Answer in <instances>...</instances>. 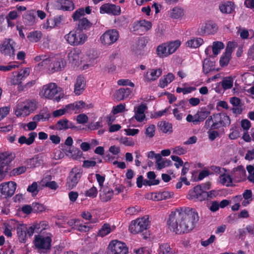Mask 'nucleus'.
Segmentation results:
<instances>
[{"mask_svg":"<svg viewBox=\"0 0 254 254\" xmlns=\"http://www.w3.org/2000/svg\"><path fill=\"white\" fill-rule=\"evenodd\" d=\"M61 90L56 83H50L43 86L40 94L45 98L58 102L64 97Z\"/></svg>","mask_w":254,"mask_h":254,"instance_id":"3","label":"nucleus"},{"mask_svg":"<svg viewBox=\"0 0 254 254\" xmlns=\"http://www.w3.org/2000/svg\"><path fill=\"white\" fill-rule=\"evenodd\" d=\"M37 133L32 132L29 134V137L28 138L24 136H20L18 139V142L21 144L25 143L27 145H30L34 142Z\"/></svg>","mask_w":254,"mask_h":254,"instance_id":"38","label":"nucleus"},{"mask_svg":"<svg viewBox=\"0 0 254 254\" xmlns=\"http://www.w3.org/2000/svg\"><path fill=\"white\" fill-rule=\"evenodd\" d=\"M108 248L111 253L116 254H127L128 253V248L125 243L116 240L110 243Z\"/></svg>","mask_w":254,"mask_h":254,"instance_id":"13","label":"nucleus"},{"mask_svg":"<svg viewBox=\"0 0 254 254\" xmlns=\"http://www.w3.org/2000/svg\"><path fill=\"white\" fill-rule=\"evenodd\" d=\"M51 236L43 237L41 235L36 236L35 238V246L39 249H49L51 247Z\"/></svg>","mask_w":254,"mask_h":254,"instance_id":"18","label":"nucleus"},{"mask_svg":"<svg viewBox=\"0 0 254 254\" xmlns=\"http://www.w3.org/2000/svg\"><path fill=\"white\" fill-rule=\"evenodd\" d=\"M119 34L116 29H110L105 32L100 37L101 43L104 46H109L118 40Z\"/></svg>","mask_w":254,"mask_h":254,"instance_id":"9","label":"nucleus"},{"mask_svg":"<svg viewBox=\"0 0 254 254\" xmlns=\"http://www.w3.org/2000/svg\"><path fill=\"white\" fill-rule=\"evenodd\" d=\"M27 190L31 193L32 196L36 195L39 191L37 183L36 182H33L31 185L28 186Z\"/></svg>","mask_w":254,"mask_h":254,"instance_id":"51","label":"nucleus"},{"mask_svg":"<svg viewBox=\"0 0 254 254\" xmlns=\"http://www.w3.org/2000/svg\"><path fill=\"white\" fill-rule=\"evenodd\" d=\"M114 190L108 186L102 187L99 190V197L101 201L106 202L113 198Z\"/></svg>","mask_w":254,"mask_h":254,"instance_id":"20","label":"nucleus"},{"mask_svg":"<svg viewBox=\"0 0 254 254\" xmlns=\"http://www.w3.org/2000/svg\"><path fill=\"white\" fill-rule=\"evenodd\" d=\"M219 183L223 186L230 187L232 185V178L228 173L224 172L219 177Z\"/></svg>","mask_w":254,"mask_h":254,"instance_id":"31","label":"nucleus"},{"mask_svg":"<svg viewBox=\"0 0 254 254\" xmlns=\"http://www.w3.org/2000/svg\"><path fill=\"white\" fill-rule=\"evenodd\" d=\"M88 121V117L84 114H80L76 117V122L79 124H84Z\"/></svg>","mask_w":254,"mask_h":254,"instance_id":"59","label":"nucleus"},{"mask_svg":"<svg viewBox=\"0 0 254 254\" xmlns=\"http://www.w3.org/2000/svg\"><path fill=\"white\" fill-rule=\"evenodd\" d=\"M195 89V87H177L176 92L178 93H183L184 94H187L192 92Z\"/></svg>","mask_w":254,"mask_h":254,"instance_id":"56","label":"nucleus"},{"mask_svg":"<svg viewBox=\"0 0 254 254\" xmlns=\"http://www.w3.org/2000/svg\"><path fill=\"white\" fill-rule=\"evenodd\" d=\"M78 27L80 30L87 29L91 27V23L86 18H81L78 21Z\"/></svg>","mask_w":254,"mask_h":254,"instance_id":"49","label":"nucleus"},{"mask_svg":"<svg viewBox=\"0 0 254 254\" xmlns=\"http://www.w3.org/2000/svg\"><path fill=\"white\" fill-rule=\"evenodd\" d=\"M209 114V112L207 111L201 110L198 111L196 113L198 123L203 121Z\"/></svg>","mask_w":254,"mask_h":254,"instance_id":"53","label":"nucleus"},{"mask_svg":"<svg viewBox=\"0 0 254 254\" xmlns=\"http://www.w3.org/2000/svg\"><path fill=\"white\" fill-rule=\"evenodd\" d=\"M155 126L154 125H150L146 129L145 133L149 137H152L155 134Z\"/></svg>","mask_w":254,"mask_h":254,"instance_id":"62","label":"nucleus"},{"mask_svg":"<svg viewBox=\"0 0 254 254\" xmlns=\"http://www.w3.org/2000/svg\"><path fill=\"white\" fill-rule=\"evenodd\" d=\"M37 227L38 225H36V224H33V225L30 226L29 228L27 227L26 234L29 237L32 236L35 232L39 233V231L38 229H37Z\"/></svg>","mask_w":254,"mask_h":254,"instance_id":"60","label":"nucleus"},{"mask_svg":"<svg viewBox=\"0 0 254 254\" xmlns=\"http://www.w3.org/2000/svg\"><path fill=\"white\" fill-rule=\"evenodd\" d=\"M213 63L209 60H205L203 64V70L205 74L209 73L211 70L214 69Z\"/></svg>","mask_w":254,"mask_h":254,"instance_id":"48","label":"nucleus"},{"mask_svg":"<svg viewBox=\"0 0 254 254\" xmlns=\"http://www.w3.org/2000/svg\"><path fill=\"white\" fill-rule=\"evenodd\" d=\"M82 176V171L77 167L73 168L66 179V186L69 190L75 187Z\"/></svg>","mask_w":254,"mask_h":254,"instance_id":"11","label":"nucleus"},{"mask_svg":"<svg viewBox=\"0 0 254 254\" xmlns=\"http://www.w3.org/2000/svg\"><path fill=\"white\" fill-rule=\"evenodd\" d=\"M84 14V9L83 8H79L76 10L73 15L72 17L74 21L80 20V18Z\"/></svg>","mask_w":254,"mask_h":254,"instance_id":"58","label":"nucleus"},{"mask_svg":"<svg viewBox=\"0 0 254 254\" xmlns=\"http://www.w3.org/2000/svg\"><path fill=\"white\" fill-rule=\"evenodd\" d=\"M57 3L59 9L63 10H72L73 9V3L70 0H58Z\"/></svg>","mask_w":254,"mask_h":254,"instance_id":"30","label":"nucleus"},{"mask_svg":"<svg viewBox=\"0 0 254 254\" xmlns=\"http://www.w3.org/2000/svg\"><path fill=\"white\" fill-rule=\"evenodd\" d=\"M73 127V125L67 119L60 120L57 124V128L60 130L70 128Z\"/></svg>","mask_w":254,"mask_h":254,"instance_id":"39","label":"nucleus"},{"mask_svg":"<svg viewBox=\"0 0 254 254\" xmlns=\"http://www.w3.org/2000/svg\"><path fill=\"white\" fill-rule=\"evenodd\" d=\"M27 170V168L25 166H19L14 168L10 172V175L11 176H16L24 173Z\"/></svg>","mask_w":254,"mask_h":254,"instance_id":"46","label":"nucleus"},{"mask_svg":"<svg viewBox=\"0 0 254 254\" xmlns=\"http://www.w3.org/2000/svg\"><path fill=\"white\" fill-rule=\"evenodd\" d=\"M218 30V27L212 21H208L203 24L197 30L199 35L214 34Z\"/></svg>","mask_w":254,"mask_h":254,"instance_id":"12","label":"nucleus"},{"mask_svg":"<svg viewBox=\"0 0 254 254\" xmlns=\"http://www.w3.org/2000/svg\"><path fill=\"white\" fill-rule=\"evenodd\" d=\"M121 11L120 6L109 3H105L100 7V12L102 14L119 15L121 14Z\"/></svg>","mask_w":254,"mask_h":254,"instance_id":"17","label":"nucleus"},{"mask_svg":"<svg viewBox=\"0 0 254 254\" xmlns=\"http://www.w3.org/2000/svg\"><path fill=\"white\" fill-rule=\"evenodd\" d=\"M180 45L181 41L178 40L163 43L157 47L156 54L161 58L167 57L173 54Z\"/></svg>","mask_w":254,"mask_h":254,"instance_id":"5","label":"nucleus"},{"mask_svg":"<svg viewBox=\"0 0 254 254\" xmlns=\"http://www.w3.org/2000/svg\"><path fill=\"white\" fill-rule=\"evenodd\" d=\"M125 108L126 105L125 104H120L113 108L112 112L114 114H117L124 112Z\"/></svg>","mask_w":254,"mask_h":254,"instance_id":"61","label":"nucleus"},{"mask_svg":"<svg viewBox=\"0 0 254 254\" xmlns=\"http://www.w3.org/2000/svg\"><path fill=\"white\" fill-rule=\"evenodd\" d=\"M230 123V119L226 114L218 113L210 116L205 121V126L207 128L213 129L228 126Z\"/></svg>","mask_w":254,"mask_h":254,"instance_id":"2","label":"nucleus"},{"mask_svg":"<svg viewBox=\"0 0 254 254\" xmlns=\"http://www.w3.org/2000/svg\"><path fill=\"white\" fill-rule=\"evenodd\" d=\"M203 43V40L201 38H193L188 40L186 46L190 48H197Z\"/></svg>","mask_w":254,"mask_h":254,"instance_id":"34","label":"nucleus"},{"mask_svg":"<svg viewBox=\"0 0 254 254\" xmlns=\"http://www.w3.org/2000/svg\"><path fill=\"white\" fill-rule=\"evenodd\" d=\"M15 154L11 152H4L0 154V167L3 168L7 167L8 165L14 159Z\"/></svg>","mask_w":254,"mask_h":254,"instance_id":"21","label":"nucleus"},{"mask_svg":"<svg viewBox=\"0 0 254 254\" xmlns=\"http://www.w3.org/2000/svg\"><path fill=\"white\" fill-rule=\"evenodd\" d=\"M64 38L70 45L78 46L83 44L87 39V35L82 30L76 29L69 32Z\"/></svg>","mask_w":254,"mask_h":254,"instance_id":"7","label":"nucleus"},{"mask_svg":"<svg viewBox=\"0 0 254 254\" xmlns=\"http://www.w3.org/2000/svg\"><path fill=\"white\" fill-rule=\"evenodd\" d=\"M170 15L173 18L180 19L184 16L185 11L184 9L181 7H175L172 9Z\"/></svg>","mask_w":254,"mask_h":254,"instance_id":"41","label":"nucleus"},{"mask_svg":"<svg viewBox=\"0 0 254 254\" xmlns=\"http://www.w3.org/2000/svg\"><path fill=\"white\" fill-rule=\"evenodd\" d=\"M205 195L201 186H196L192 190H190L187 198L194 201H201L205 199Z\"/></svg>","mask_w":254,"mask_h":254,"instance_id":"14","label":"nucleus"},{"mask_svg":"<svg viewBox=\"0 0 254 254\" xmlns=\"http://www.w3.org/2000/svg\"><path fill=\"white\" fill-rule=\"evenodd\" d=\"M27 163L28 165V168H35L40 166L42 163V160L39 157H36L29 159Z\"/></svg>","mask_w":254,"mask_h":254,"instance_id":"45","label":"nucleus"},{"mask_svg":"<svg viewBox=\"0 0 254 254\" xmlns=\"http://www.w3.org/2000/svg\"><path fill=\"white\" fill-rule=\"evenodd\" d=\"M36 109L34 100H25L18 102L14 108V114L17 117H25Z\"/></svg>","mask_w":254,"mask_h":254,"instance_id":"4","label":"nucleus"},{"mask_svg":"<svg viewBox=\"0 0 254 254\" xmlns=\"http://www.w3.org/2000/svg\"><path fill=\"white\" fill-rule=\"evenodd\" d=\"M66 110L67 113L71 114L74 113H78L83 108H86L85 103L82 101L75 102L72 104L66 105Z\"/></svg>","mask_w":254,"mask_h":254,"instance_id":"23","label":"nucleus"},{"mask_svg":"<svg viewBox=\"0 0 254 254\" xmlns=\"http://www.w3.org/2000/svg\"><path fill=\"white\" fill-rule=\"evenodd\" d=\"M224 47L225 45L222 42H213L211 47L213 54L215 56L218 55L220 53L221 50L224 49Z\"/></svg>","mask_w":254,"mask_h":254,"instance_id":"42","label":"nucleus"},{"mask_svg":"<svg viewBox=\"0 0 254 254\" xmlns=\"http://www.w3.org/2000/svg\"><path fill=\"white\" fill-rule=\"evenodd\" d=\"M157 166V169L158 170H161L164 168L167 167L171 165L172 162L169 160H162L156 164Z\"/></svg>","mask_w":254,"mask_h":254,"instance_id":"55","label":"nucleus"},{"mask_svg":"<svg viewBox=\"0 0 254 254\" xmlns=\"http://www.w3.org/2000/svg\"><path fill=\"white\" fill-rule=\"evenodd\" d=\"M16 43L11 38H5L0 45V52L9 60H14Z\"/></svg>","mask_w":254,"mask_h":254,"instance_id":"6","label":"nucleus"},{"mask_svg":"<svg viewBox=\"0 0 254 254\" xmlns=\"http://www.w3.org/2000/svg\"><path fill=\"white\" fill-rule=\"evenodd\" d=\"M16 187V183L12 181L1 183L0 185V198H6L12 196Z\"/></svg>","mask_w":254,"mask_h":254,"instance_id":"10","label":"nucleus"},{"mask_svg":"<svg viewBox=\"0 0 254 254\" xmlns=\"http://www.w3.org/2000/svg\"><path fill=\"white\" fill-rule=\"evenodd\" d=\"M30 71V69L28 67L21 69L16 76L13 77L11 83L13 85L19 84L23 78L26 77L29 74Z\"/></svg>","mask_w":254,"mask_h":254,"instance_id":"27","label":"nucleus"},{"mask_svg":"<svg viewBox=\"0 0 254 254\" xmlns=\"http://www.w3.org/2000/svg\"><path fill=\"white\" fill-rule=\"evenodd\" d=\"M173 153L178 155H181L187 152V149L181 146H176L172 148Z\"/></svg>","mask_w":254,"mask_h":254,"instance_id":"57","label":"nucleus"},{"mask_svg":"<svg viewBox=\"0 0 254 254\" xmlns=\"http://www.w3.org/2000/svg\"><path fill=\"white\" fill-rule=\"evenodd\" d=\"M158 127L164 133H171L173 131L172 124L165 121L158 122Z\"/></svg>","mask_w":254,"mask_h":254,"instance_id":"37","label":"nucleus"},{"mask_svg":"<svg viewBox=\"0 0 254 254\" xmlns=\"http://www.w3.org/2000/svg\"><path fill=\"white\" fill-rule=\"evenodd\" d=\"M146 109L147 107L143 104L135 106L133 110L134 114L129 120L130 123L132 124L135 120L139 123L143 122L146 118L144 112Z\"/></svg>","mask_w":254,"mask_h":254,"instance_id":"15","label":"nucleus"},{"mask_svg":"<svg viewBox=\"0 0 254 254\" xmlns=\"http://www.w3.org/2000/svg\"><path fill=\"white\" fill-rule=\"evenodd\" d=\"M82 54L79 49H74L71 50L68 54L69 62L74 66L78 65L82 61Z\"/></svg>","mask_w":254,"mask_h":254,"instance_id":"19","label":"nucleus"},{"mask_svg":"<svg viewBox=\"0 0 254 254\" xmlns=\"http://www.w3.org/2000/svg\"><path fill=\"white\" fill-rule=\"evenodd\" d=\"M148 225V217L144 216L132 221L129 226V231L134 234L141 233L147 230Z\"/></svg>","mask_w":254,"mask_h":254,"instance_id":"8","label":"nucleus"},{"mask_svg":"<svg viewBox=\"0 0 254 254\" xmlns=\"http://www.w3.org/2000/svg\"><path fill=\"white\" fill-rule=\"evenodd\" d=\"M48 62H51V67L53 71L62 70L66 64V62L61 55H57L53 58H50Z\"/></svg>","mask_w":254,"mask_h":254,"instance_id":"16","label":"nucleus"},{"mask_svg":"<svg viewBox=\"0 0 254 254\" xmlns=\"http://www.w3.org/2000/svg\"><path fill=\"white\" fill-rule=\"evenodd\" d=\"M114 229V226H111L110 224L105 223L99 230L97 235L100 237H104L113 231Z\"/></svg>","mask_w":254,"mask_h":254,"instance_id":"33","label":"nucleus"},{"mask_svg":"<svg viewBox=\"0 0 254 254\" xmlns=\"http://www.w3.org/2000/svg\"><path fill=\"white\" fill-rule=\"evenodd\" d=\"M231 57V55L224 53L221 57L219 61L220 65L222 66L227 65L229 63Z\"/></svg>","mask_w":254,"mask_h":254,"instance_id":"50","label":"nucleus"},{"mask_svg":"<svg viewBox=\"0 0 254 254\" xmlns=\"http://www.w3.org/2000/svg\"><path fill=\"white\" fill-rule=\"evenodd\" d=\"M162 69L161 68H152L146 72L144 78L147 82H151L157 80L162 74Z\"/></svg>","mask_w":254,"mask_h":254,"instance_id":"22","label":"nucleus"},{"mask_svg":"<svg viewBox=\"0 0 254 254\" xmlns=\"http://www.w3.org/2000/svg\"><path fill=\"white\" fill-rule=\"evenodd\" d=\"M233 172L234 177L240 179L244 178L246 174V171L242 166H238L237 168L234 169Z\"/></svg>","mask_w":254,"mask_h":254,"instance_id":"44","label":"nucleus"},{"mask_svg":"<svg viewBox=\"0 0 254 254\" xmlns=\"http://www.w3.org/2000/svg\"><path fill=\"white\" fill-rule=\"evenodd\" d=\"M157 252L158 254H176V251L167 243L160 244Z\"/></svg>","mask_w":254,"mask_h":254,"instance_id":"32","label":"nucleus"},{"mask_svg":"<svg viewBox=\"0 0 254 254\" xmlns=\"http://www.w3.org/2000/svg\"><path fill=\"white\" fill-rule=\"evenodd\" d=\"M85 195L89 197L94 198L96 197L98 194V190L97 189L94 187L92 186L91 188L86 190L85 191Z\"/></svg>","mask_w":254,"mask_h":254,"instance_id":"52","label":"nucleus"},{"mask_svg":"<svg viewBox=\"0 0 254 254\" xmlns=\"http://www.w3.org/2000/svg\"><path fill=\"white\" fill-rule=\"evenodd\" d=\"M198 220L195 210L189 208L185 210L177 209L170 214L167 225L171 231L180 235L191 231Z\"/></svg>","mask_w":254,"mask_h":254,"instance_id":"1","label":"nucleus"},{"mask_svg":"<svg viewBox=\"0 0 254 254\" xmlns=\"http://www.w3.org/2000/svg\"><path fill=\"white\" fill-rule=\"evenodd\" d=\"M86 81L84 77L78 76L75 81L74 93L76 95L81 94L85 88Z\"/></svg>","mask_w":254,"mask_h":254,"instance_id":"24","label":"nucleus"},{"mask_svg":"<svg viewBox=\"0 0 254 254\" xmlns=\"http://www.w3.org/2000/svg\"><path fill=\"white\" fill-rule=\"evenodd\" d=\"M219 10L223 13H231L234 9V4L231 1L222 3L219 5Z\"/></svg>","mask_w":254,"mask_h":254,"instance_id":"35","label":"nucleus"},{"mask_svg":"<svg viewBox=\"0 0 254 254\" xmlns=\"http://www.w3.org/2000/svg\"><path fill=\"white\" fill-rule=\"evenodd\" d=\"M131 93V90L129 88H121L117 90L114 97L118 101H122L127 98Z\"/></svg>","mask_w":254,"mask_h":254,"instance_id":"25","label":"nucleus"},{"mask_svg":"<svg viewBox=\"0 0 254 254\" xmlns=\"http://www.w3.org/2000/svg\"><path fill=\"white\" fill-rule=\"evenodd\" d=\"M233 84V79L231 77H225L222 82V86L224 89H228L232 88Z\"/></svg>","mask_w":254,"mask_h":254,"instance_id":"47","label":"nucleus"},{"mask_svg":"<svg viewBox=\"0 0 254 254\" xmlns=\"http://www.w3.org/2000/svg\"><path fill=\"white\" fill-rule=\"evenodd\" d=\"M174 78V75L171 73H169L167 75L163 76L160 78L158 83V86L161 88H164L172 82Z\"/></svg>","mask_w":254,"mask_h":254,"instance_id":"29","label":"nucleus"},{"mask_svg":"<svg viewBox=\"0 0 254 254\" xmlns=\"http://www.w3.org/2000/svg\"><path fill=\"white\" fill-rule=\"evenodd\" d=\"M18 240L21 243H25L27 236V226L25 224H19L16 228Z\"/></svg>","mask_w":254,"mask_h":254,"instance_id":"28","label":"nucleus"},{"mask_svg":"<svg viewBox=\"0 0 254 254\" xmlns=\"http://www.w3.org/2000/svg\"><path fill=\"white\" fill-rule=\"evenodd\" d=\"M117 83L120 86L128 85L132 87H133L134 86V83L131 82L129 79H121L119 80Z\"/></svg>","mask_w":254,"mask_h":254,"instance_id":"63","label":"nucleus"},{"mask_svg":"<svg viewBox=\"0 0 254 254\" xmlns=\"http://www.w3.org/2000/svg\"><path fill=\"white\" fill-rule=\"evenodd\" d=\"M42 36V32L40 31L36 30L28 33L27 38L30 42L37 43L40 40Z\"/></svg>","mask_w":254,"mask_h":254,"instance_id":"36","label":"nucleus"},{"mask_svg":"<svg viewBox=\"0 0 254 254\" xmlns=\"http://www.w3.org/2000/svg\"><path fill=\"white\" fill-rule=\"evenodd\" d=\"M120 142L127 146H133L134 145V141L131 137H122L120 139Z\"/></svg>","mask_w":254,"mask_h":254,"instance_id":"54","label":"nucleus"},{"mask_svg":"<svg viewBox=\"0 0 254 254\" xmlns=\"http://www.w3.org/2000/svg\"><path fill=\"white\" fill-rule=\"evenodd\" d=\"M71 153L72 158L75 160L80 159L83 155L82 152L78 148L73 149Z\"/></svg>","mask_w":254,"mask_h":254,"instance_id":"64","label":"nucleus"},{"mask_svg":"<svg viewBox=\"0 0 254 254\" xmlns=\"http://www.w3.org/2000/svg\"><path fill=\"white\" fill-rule=\"evenodd\" d=\"M133 25L135 31H146L152 27V23L145 20L137 21L134 23Z\"/></svg>","mask_w":254,"mask_h":254,"instance_id":"26","label":"nucleus"},{"mask_svg":"<svg viewBox=\"0 0 254 254\" xmlns=\"http://www.w3.org/2000/svg\"><path fill=\"white\" fill-rule=\"evenodd\" d=\"M147 177L149 179V181L145 180L144 181V185H158L159 183L158 180L155 179L156 175L153 171H150L147 173Z\"/></svg>","mask_w":254,"mask_h":254,"instance_id":"40","label":"nucleus"},{"mask_svg":"<svg viewBox=\"0 0 254 254\" xmlns=\"http://www.w3.org/2000/svg\"><path fill=\"white\" fill-rule=\"evenodd\" d=\"M91 227L79 220L78 223L76 225L75 229L82 232H86L89 231Z\"/></svg>","mask_w":254,"mask_h":254,"instance_id":"43","label":"nucleus"}]
</instances>
